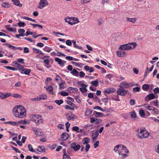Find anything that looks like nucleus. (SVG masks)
<instances>
[{
	"label": "nucleus",
	"mask_w": 159,
	"mask_h": 159,
	"mask_svg": "<svg viewBox=\"0 0 159 159\" xmlns=\"http://www.w3.org/2000/svg\"><path fill=\"white\" fill-rule=\"evenodd\" d=\"M71 42L73 44V46L74 48H78L79 49H81L82 48L81 46H78L76 44V42L74 40H71Z\"/></svg>",
	"instance_id": "obj_36"
},
{
	"label": "nucleus",
	"mask_w": 159,
	"mask_h": 159,
	"mask_svg": "<svg viewBox=\"0 0 159 159\" xmlns=\"http://www.w3.org/2000/svg\"><path fill=\"white\" fill-rule=\"evenodd\" d=\"M71 73L74 75L75 76H78V75L79 73V72L76 69H74L71 72Z\"/></svg>",
	"instance_id": "obj_32"
},
{
	"label": "nucleus",
	"mask_w": 159,
	"mask_h": 159,
	"mask_svg": "<svg viewBox=\"0 0 159 159\" xmlns=\"http://www.w3.org/2000/svg\"><path fill=\"white\" fill-rule=\"evenodd\" d=\"M9 25H5V27L6 28L7 30H9V31H11V32H16V29L15 28L14 30L13 29V28H12L9 27H8V26Z\"/></svg>",
	"instance_id": "obj_28"
},
{
	"label": "nucleus",
	"mask_w": 159,
	"mask_h": 159,
	"mask_svg": "<svg viewBox=\"0 0 159 159\" xmlns=\"http://www.w3.org/2000/svg\"><path fill=\"white\" fill-rule=\"evenodd\" d=\"M116 53L117 55L119 57H122L123 56H125L126 54L125 52L122 51H117Z\"/></svg>",
	"instance_id": "obj_21"
},
{
	"label": "nucleus",
	"mask_w": 159,
	"mask_h": 159,
	"mask_svg": "<svg viewBox=\"0 0 159 159\" xmlns=\"http://www.w3.org/2000/svg\"><path fill=\"white\" fill-rule=\"evenodd\" d=\"M140 88L139 87H136L133 88V91L134 93L139 92L140 91Z\"/></svg>",
	"instance_id": "obj_41"
},
{
	"label": "nucleus",
	"mask_w": 159,
	"mask_h": 159,
	"mask_svg": "<svg viewBox=\"0 0 159 159\" xmlns=\"http://www.w3.org/2000/svg\"><path fill=\"white\" fill-rule=\"evenodd\" d=\"M4 45H5L7 46L8 48H11L12 50H15L16 49H19L20 50H22V48L20 47H16L15 46L9 44L7 43H5L3 44Z\"/></svg>",
	"instance_id": "obj_13"
},
{
	"label": "nucleus",
	"mask_w": 159,
	"mask_h": 159,
	"mask_svg": "<svg viewBox=\"0 0 159 159\" xmlns=\"http://www.w3.org/2000/svg\"><path fill=\"white\" fill-rule=\"evenodd\" d=\"M48 5V3L47 0H40L38 8L39 9H42L43 7Z\"/></svg>",
	"instance_id": "obj_7"
},
{
	"label": "nucleus",
	"mask_w": 159,
	"mask_h": 159,
	"mask_svg": "<svg viewBox=\"0 0 159 159\" xmlns=\"http://www.w3.org/2000/svg\"><path fill=\"white\" fill-rule=\"evenodd\" d=\"M72 42L70 40H67L66 41V43L67 45L70 46L72 45Z\"/></svg>",
	"instance_id": "obj_55"
},
{
	"label": "nucleus",
	"mask_w": 159,
	"mask_h": 159,
	"mask_svg": "<svg viewBox=\"0 0 159 159\" xmlns=\"http://www.w3.org/2000/svg\"><path fill=\"white\" fill-rule=\"evenodd\" d=\"M38 100L40 101L42 100L46 99L47 98V95L44 94H41L38 96Z\"/></svg>",
	"instance_id": "obj_18"
},
{
	"label": "nucleus",
	"mask_w": 159,
	"mask_h": 159,
	"mask_svg": "<svg viewBox=\"0 0 159 159\" xmlns=\"http://www.w3.org/2000/svg\"><path fill=\"white\" fill-rule=\"evenodd\" d=\"M65 108L66 109H68L72 111H74L75 110L74 107H70L68 105H66L65 106Z\"/></svg>",
	"instance_id": "obj_48"
},
{
	"label": "nucleus",
	"mask_w": 159,
	"mask_h": 159,
	"mask_svg": "<svg viewBox=\"0 0 159 159\" xmlns=\"http://www.w3.org/2000/svg\"><path fill=\"white\" fill-rule=\"evenodd\" d=\"M46 90L47 92H49L50 93H52V94L53 93V87L51 86L50 85L48 88L46 89Z\"/></svg>",
	"instance_id": "obj_27"
},
{
	"label": "nucleus",
	"mask_w": 159,
	"mask_h": 159,
	"mask_svg": "<svg viewBox=\"0 0 159 159\" xmlns=\"http://www.w3.org/2000/svg\"><path fill=\"white\" fill-rule=\"evenodd\" d=\"M139 114L141 116L143 117L145 115L144 111L143 110H140L139 111Z\"/></svg>",
	"instance_id": "obj_47"
},
{
	"label": "nucleus",
	"mask_w": 159,
	"mask_h": 159,
	"mask_svg": "<svg viewBox=\"0 0 159 159\" xmlns=\"http://www.w3.org/2000/svg\"><path fill=\"white\" fill-rule=\"evenodd\" d=\"M70 147L71 148L75 151H78L80 148V146L79 144L76 145V143H72L70 145Z\"/></svg>",
	"instance_id": "obj_11"
},
{
	"label": "nucleus",
	"mask_w": 159,
	"mask_h": 159,
	"mask_svg": "<svg viewBox=\"0 0 159 159\" xmlns=\"http://www.w3.org/2000/svg\"><path fill=\"white\" fill-rule=\"evenodd\" d=\"M70 18L68 17V16L66 17L65 18V21L68 23L69 24H70Z\"/></svg>",
	"instance_id": "obj_63"
},
{
	"label": "nucleus",
	"mask_w": 159,
	"mask_h": 159,
	"mask_svg": "<svg viewBox=\"0 0 159 159\" xmlns=\"http://www.w3.org/2000/svg\"><path fill=\"white\" fill-rule=\"evenodd\" d=\"M83 143L84 144H87L90 142V139L88 137L84 138L83 139Z\"/></svg>",
	"instance_id": "obj_25"
},
{
	"label": "nucleus",
	"mask_w": 159,
	"mask_h": 159,
	"mask_svg": "<svg viewBox=\"0 0 159 159\" xmlns=\"http://www.w3.org/2000/svg\"><path fill=\"white\" fill-rule=\"evenodd\" d=\"M34 34L33 32L30 31L28 29V31L25 33V36H27L30 34Z\"/></svg>",
	"instance_id": "obj_57"
},
{
	"label": "nucleus",
	"mask_w": 159,
	"mask_h": 159,
	"mask_svg": "<svg viewBox=\"0 0 159 159\" xmlns=\"http://www.w3.org/2000/svg\"><path fill=\"white\" fill-rule=\"evenodd\" d=\"M91 84L96 87H97L98 86V83L97 80L91 82Z\"/></svg>",
	"instance_id": "obj_42"
},
{
	"label": "nucleus",
	"mask_w": 159,
	"mask_h": 159,
	"mask_svg": "<svg viewBox=\"0 0 159 159\" xmlns=\"http://www.w3.org/2000/svg\"><path fill=\"white\" fill-rule=\"evenodd\" d=\"M33 52L34 53H35L37 54H39L40 55H44V53L39 49H37L35 48H33Z\"/></svg>",
	"instance_id": "obj_20"
},
{
	"label": "nucleus",
	"mask_w": 159,
	"mask_h": 159,
	"mask_svg": "<svg viewBox=\"0 0 159 159\" xmlns=\"http://www.w3.org/2000/svg\"><path fill=\"white\" fill-rule=\"evenodd\" d=\"M13 115L16 117L23 118L26 115V110L22 106H15L13 109Z\"/></svg>",
	"instance_id": "obj_1"
},
{
	"label": "nucleus",
	"mask_w": 159,
	"mask_h": 159,
	"mask_svg": "<svg viewBox=\"0 0 159 159\" xmlns=\"http://www.w3.org/2000/svg\"><path fill=\"white\" fill-rule=\"evenodd\" d=\"M115 152L118 153L120 157L122 158H125L128 156L127 154L126 153L129 152L128 150L125 146L120 144L116 145L114 149Z\"/></svg>",
	"instance_id": "obj_2"
},
{
	"label": "nucleus",
	"mask_w": 159,
	"mask_h": 159,
	"mask_svg": "<svg viewBox=\"0 0 159 159\" xmlns=\"http://www.w3.org/2000/svg\"><path fill=\"white\" fill-rule=\"evenodd\" d=\"M55 60L56 62H58V64L61 66H63L66 62V61L62 60L58 57L55 58Z\"/></svg>",
	"instance_id": "obj_14"
},
{
	"label": "nucleus",
	"mask_w": 159,
	"mask_h": 159,
	"mask_svg": "<svg viewBox=\"0 0 159 159\" xmlns=\"http://www.w3.org/2000/svg\"><path fill=\"white\" fill-rule=\"evenodd\" d=\"M12 96L13 97L15 98H21L22 97L21 95L17 94H13Z\"/></svg>",
	"instance_id": "obj_62"
},
{
	"label": "nucleus",
	"mask_w": 159,
	"mask_h": 159,
	"mask_svg": "<svg viewBox=\"0 0 159 159\" xmlns=\"http://www.w3.org/2000/svg\"><path fill=\"white\" fill-rule=\"evenodd\" d=\"M11 147L16 152H18V153H20V151L19 149H18L17 148H16L15 147H14L12 146H11Z\"/></svg>",
	"instance_id": "obj_54"
},
{
	"label": "nucleus",
	"mask_w": 159,
	"mask_h": 159,
	"mask_svg": "<svg viewBox=\"0 0 159 159\" xmlns=\"http://www.w3.org/2000/svg\"><path fill=\"white\" fill-rule=\"evenodd\" d=\"M136 45L137 44L135 43H129L123 45L119 48L122 50H128L132 48H134Z\"/></svg>",
	"instance_id": "obj_5"
},
{
	"label": "nucleus",
	"mask_w": 159,
	"mask_h": 159,
	"mask_svg": "<svg viewBox=\"0 0 159 159\" xmlns=\"http://www.w3.org/2000/svg\"><path fill=\"white\" fill-rule=\"evenodd\" d=\"M2 96V99H4L9 97L11 95L10 93H7L5 94H1Z\"/></svg>",
	"instance_id": "obj_39"
},
{
	"label": "nucleus",
	"mask_w": 159,
	"mask_h": 159,
	"mask_svg": "<svg viewBox=\"0 0 159 159\" xmlns=\"http://www.w3.org/2000/svg\"><path fill=\"white\" fill-rule=\"evenodd\" d=\"M106 76L108 79L110 80L111 78L113 77L114 75L112 74H109L108 75H106Z\"/></svg>",
	"instance_id": "obj_53"
},
{
	"label": "nucleus",
	"mask_w": 159,
	"mask_h": 159,
	"mask_svg": "<svg viewBox=\"0 0 159 159\" xmlns=\"http://www.w3.org/2000/svg\"><path fill=\"white\" fill-rule=\"evenodd\" d=\"M61 94L63 96H67L69 95L68 93L63 91H62L61 92Z\"/></svg>",
	"instance_id": "obj_64"
},
{
	"label": "nucleus",
	"mask_w": 159,
	"mask_h": 159,
	"mask_svg": "<svg viewBox=\"0 0 159 159\" xmlns=\"http://www.w3.org/2000/svg\"><path fill=\"white\" fill-rule=\"evenodd\" d=\"M2 6L5 8H8L10 7V5L8 2H4L2 4Z\"/></svg>",
	"instance_id": "obj_35"
},
{
	"label": "nucleus",
	"mask_w": 159,
	"mask_h": 159,
	"mask_svg": "<svg viewBox=\"0 0 159 159\" xmlns=\"http://www.w3.org/2000/svg\"><path fill=\"white\" fill-rule=\"evenodd\" d=\"M85 74L83 72L81 71L79 72V76L81 78L83 77L84 76Z\"/></svg>",
	"instance_id": "obj_56"
},
{
	"label": "nucleus",
	"mask_w": 159,
	"mask_h": 159,
	"mask_svg": "<svg viewBox=\"0 0 159 159\" xmlns=\"http://www.w3.org/2000/svg\"><path fill=\"white\" fill-rule=\"evenodd\" d=\"M28 148L30 151L33 152H37L35 150L33 149L32 146L31 144H29L28 145Z\"/></svg>",
	"instance_id": "obj_30"
},
{
	"label": "nucleus",
	"mask_w": 159,
	"mask_h": 159,
	"mask_svg": "<svg viewBox=\"0 0 159 159\" xmlns=\"http://www.w3.org/2000/svg\"><path fill=\"white\" fill-rule=\"evenodd\" d=\"M80 90L81 92L85 93L87 91V89L86 88H80Z\"/></svg>",
	"instance_id": "obj_58"
},
{
	"label": "nucleus",
	"mask_w": 159,
	"mask_h": 159,
	"mask_svg": "<svg viewBox=\"0 0 159 159\" xmlns=\"http://www.w3.org/2000/svg\"><path fill=\"white\" fill-rule=\"evenodd\" d=\"M12 1L14 2V4L16 6H18L20 7H22V4L20 3L19 0H12Z\"/></svg>",
	"instance_id": "obj_23"
},
{
	"label": "nucleus",
	"mask_w": 159,
	"mask_h": 159,
	"mask_svg": "<svg viewBox=\"0 0 159 159\" xmlns=\"http://www.w3.org/2000/svg\"><path fill=\"white\" fill-rule=\"evenodd\" d=\"M99 133L98 130H96L94 133H93L92 135V138L93 142H95L97 137L99 135Z\"/></svg>",
	"instance_id": "obj_16"
},
{
	"label": "nucleus",
	"mask_w": 159,
	"mask_h": 159,
	"mask_svg": "<svg viewBox=\"0 0 159 159\" xmlns=\"http://www.w3.org/2000/svg\"><path fill=\"white\" fill-rule=\"evenodd\" d=\"M25 23L23 22H20L17 23V25L19 27H24Z\"/></svg>",
	"instance_id": "obj_46"
},
{
	"label": "nucleus",
	"mask_w": 159,
	"mask_h": 159,
	"mask_svg": "<svg viewBox=\"0 0 159 159\" xmlns=\"http://www.w3.org/2000/svg\"><path fill=\"white\" fill-rule=\"evenodd\" d=\"M63 159H71L70 157L66 154V149L63 150Z\"/></svg>",
	"instance_id": "obj_22"
},
{
	"label": "nucleus",
	"mask_w": 159,
	"mask_h": 159,
	"mask_svg": "<svg viewBox=\"0 0 159 159\" xmlns=\"http://www.w3.org/2000/svg\"><path fill=\"white\" fill-rule=\"evenodd\" d=\"M55 102L58 105H60L63 102V101L62 100H57L55 101Z\"/></svg>",
	"instance_id": "obj_43"
},
{
	"label": "nucleus",
	"mask_w": 159,
	"mask_h": 159,
	"mask_svg": "<svg viewBox=\"0 0 159 159\" xmlns=\"http://www.w3.org/2000/svg\"><path fill=\"white\" fill-rule=\"evenodd\" d=\"M149 85L148 84H144L142 87V89L143 90H146L149 89Z\"/></svg>",
	"instance_id": "obj_37"
},
{
	"label": "nucleus",
	"mask_w": 159,
	"mask_h": 159,
	"mask_svg": "<svg viewBox=\"0 0 159 159\" xmlns=\"http://www.w3.org/2000/svg\"><path fill=\"white\" fill-rule=\"evenodd\" d=\"M130 84L129 83L125 81H123L120 84L119 87L120 88L125 89L129 87Z\"/></svg>",
	"instance_id": "obj_9"
},
{
	"label": "nucleus",
	"mask_w": 159,
	"mask_h": 159,
	"mask_svg": "<svg viewBox=\"0 0 159 159\" xmlns=\"http://www.w3.org/2000/svg\"><path fill=\"white\" fill-rule=\"evenodd\" d=\"M94 114H95V116L96 117L102 116L103 113L101 112H98L95 111H94Z\"/></svg>",
	"instance_id": "obj_29"
},
{
	"label": "nucleus",
	"mask_w": 159,
	"mask_h": 159,
	"mask_svg": "<svg viewBox=\"0 0 159 159\" xmlns=\"http://www.w3.org/2000/svg\"><path fill=\"white\" fill-rule=\"evenodd\" d=\"M116 91V89L113 88H107L104 91V92L107 93H114Z\"/></svg>",
	"instance_id": "obj_17"
},
{
	"label": "nucleus",
	"mask_w": 159,
	"mask_h": 159,
	"mask_svg": "<svg viewBox=\"0 0 159 159\" xmlns=\"http://www.w3.org/2000/svg\"><path fill=\"white\" fill-rule=\"evenodd\" d=\"M79 128L77 126H75L73 127L72 128V130L73 131L76 132L77 133H79Z\"/></svg>",
	"instance_id": "obj_45"
},
{
	"label": "nucleus",
	"mask_w": 159,
	"mask_h": 159,
	"mask_svg": "<svg viewBox=\"0 0 159 159\" xmlns=\"http://www.w3.org/2000/svg\"><path fill=\"white\" fill-rule=\"evenodd\" d=\"M35 134L38 136H40L42 135V131L40 129H38Z\"/></svg>",
	"instance_id": "obj_49"
},
{
	"label": "nucleus",
	"mask_w": 159,
	"mask_h": 159,
	"mask_svg": "<svg viewBox=\"0 0 159 159\" xmlns=\"http://www.w3.org/2000/svg\"><path fill=\"white\" fill-rule=\"evenodd\" d=\"M61 137L59 139V141H65L69 138V135L66 133H63L61 135Z\"/></svg>",
	"instance_id": "obj_10"
},
{
	"label": "nucleus",
	"mask_w": 159,
	"mask_h": 159,
	"mask_svg": "<svg viewBox=\"0 0 159 159\" xmlns=\"http://www.w3.org/2000/svg\"><path fill=\"white\" fill-rule=\"evenodd\" d=\"M5 123L7 124H9L17 126L18 125V123L14 121H7Z\"/></svg>",
	"instance_id": "obj_31"
},
{
	"label": "nucleus",
	"mask_w": 159,
	"mask_h": 159,
	"mask_svg": "<svg viewBox=\"0 0 159 159\" xmlns=\"http://www.w3.org/2000/svg\"><path fill=\"white\" fill-rule=\"evenodd\" d=\"M59 87L60 89H64L66 87L65 82L60 84Z\"/></svg>",
	"instance_id": "obj_33"
},
{
	"label": "nucleus",
	"mask_w": 159,
	"mask_h": 159,
	"mask_svg": "<svg viewBox=\"0 0 159 159\" xmlns=\"http://www.w3.org/2000/svg\"><path fill=\"white\" fill-rule=\"evenodd\" d=\"M155 98V96L153 93H151L147 95L145 98V101H149L154 99Z\"/></svg>",
	"instance_id": "obj_12"
},
{
	"label": "nucleus",
	"mask_w": 159,
	"mask_h": 159,
	"mask_svg": "<svg viewBox=\"0 0 159 159\" xmlns=\"http://www.w3.org/2000/svg\"><path fill=\"white\" fill-rule=\"evenodd\" d=\"M130 116L133 118H134L136 117V114L135 111H133L130 112Z\"/></svg>",
	"instance_id": "obj_44"
},
{
	"label": "nucleus",
	"mask_w": 159,
	"mask_h": 159,
	"mask_svg": "<svg viewBox=\"0 0 159 159\" xmlns=\"http://www.w3.org/2000/svg\"><path fill=\"white\" fill-rule=\"evenodd\" d=\"M37 150L39 152H45V149L44 146H39L37 149Z\"/></svg>",
	"instance_id": "obj_26"
},
{
	"label": "nucleus",
	"mask_w": 159,
	"mask_h": 159,
	"mask_svg": "<svg viewBox=\"0 0 159 159\" xmlns=\"http://www.w3.org/2000/svg\"><path fill=\"white\" fill-rule=\"evenodd\" d=\"M72 63L73 65H75V66L81 67L84 65V64L81 63H77L74 61H72Z\"/></svg>",
	"instance_id": "obj_34"
},
{
	"label": "nucleus",
	"mask_w": 159,
	"mask_h": 159,
	"mask_svg": "<svg viewBox=\"0 0 159 159\" xmlns=\"http://www.w3.org/2000/svg\"><path fill=\"white\" fill-rule=\"evenodd\" d=\"M30 120L34 122L37 125H39L43 122V120L41 115H33L30 116Z\"/></svg>",
	"instance_id": "obj_3"
},
{
	"label": "nucleus",
	"mask_w": 159,
	"mask_h": 159,
	"mask_svg": "<svg viewBox=\"0 0 159 159\" xmlns=\"http://www.w3.org/2000/svg\"><path fill=\"white\" fill-rule=\"evenodd\" d=\"M99 141H97L96 142L94 143L93 145L94 147L95 148H96L98 147L99 145Z\"/></svg>",
	"instance_id": "obj_60"
},
{
	"label": "nucleus",
	"mask_w": 159,
	"mask_h": 159,
	"mask_svg": "<svg viewBox=\"0 0 159 159\" xmlns=\"http://www.w3.org/2000/svg\"><path fill=\"white\" fill-rule=\"evenodd\" d=\"M137 136L139 138L143 139L147 138L149 135L148 133L144 128H140V129L137 130Z\"/></svg>",
	"instance_id": "obj_4"
},
{
	"label": "nucleus",
	"mask_w": 159,
	"mask_h": 159,
	"mask_svg": "<svg viewBox=\"0 0 159 159\" xmlns=\"http://www.w3.org/2000/svg\"><path fill=\"white\" fill-rule=\"evenodd\" d=\"M57 56H59V57H60L61 56L65 57V55L63 53L61 52H57Z\"/></svg>",
	"instance_id": "obj_61"
},
{
	"label": "nucleus",
	"mask_w": 159,
	"mask_h": 159,
	"mask_svg": "<svg viewBox=\"0 0 159 159\" xmlns=\"http://www.w3.org/2000/svg\"><path fill=\"white\" fill-rule=\"evenodd\" d=\"M16 66L18 68V70H19L21 71V73L22 74L23 73V71L24 70V68L23 66L21 65L20 64L18 63L16 64Z\"/></svg>",
	"instance_id": "obj_19"
},
{
	"label": "nucleus",
	"mask_w": 159,
	"mask_h": 159,
	"mask_svg": "<svg viewBox=\"0 0 159 159\" xmlns=\"http://www.w3.org/2000/svg\"><path fill=\"white\" fill-rule=\"evenodd\" d=\"M24 53H28L29 52V50L28 48L27 47H25L24 48Z\"/></svg>",
	"instance_id": "obj_59"
},
{
	"label": "nucleus",
	"mask_w": 159,
	"mask_h": 159,
	"mask_svg": "<svg viewBox=\"0 0 159 159\" xmlns=\"http://www.w3.org/2000/svg\"><path fill=\"white\" fill-rule=\"evenodd\" d=\"M135 101L133 99H130L129 101V103L130 105L133 106L135 104Z\"/></svg>",
	"instance_id": "obj_51"
},
{
	"label": "nucleus",
	"mask_w": 159,
	"mask_h": 159,
	"mask_svg": "<svg viewBox=\"0 0 159 159\" xmlns=\"http://www.w3.org/2000/svg\"><path fill=\"white\" fill-rule=\"evenodd\" d=\"M23 73L27 75L29 74L31 72V70L30 69H26L24 68Z\"/></svg>",
	"instance_id": "obj_40"
},
{
	"label": "nucleus",
	"mask_w": 159,
	"mask_h": 159,
	"mask_svg": "<svg viewBox=\"0 0 159 159\" xmlns=\"http://www.w3.org/2000/svg\"><path fill=\"white\" fill-rule=\"evenodd\" d=\"M128 93H129L128 90L121 88L118 89L116 91V93L118 95L123 96H125Z\"/></svg>",
	"instance_id": "obj_6"
},
{
	"label": "nucleus",
	"mask_w": 159,
	"mask_h": 159,
	"mask_svg": "<svg viewBox=\"0 0 159 159\" xmlns=\"http://www.w3.org/2000/svg\"><path fill=\"white\" fill-rule=\"evenodd\" d=\"M44 51L48 52H49L51 50H52V49L47 46H45L43 49Z\"/></svg>",
	"instance_id": "obj_38"
},
{
	"label": "nucleus",
	"mask_w": 159,
	"mask_h": 159,
	"mask_svg": "<svg viewBox=\"0 0 159 159\" xmlns=\"http://www.w3.org/2000/svg\"><path fill=\"white\" fill-rule=\"evenodd\" d=\"M66 119L68 120H74L77 118V117L73 114L67 113L66 115Z\"/></svg>",
	"instance_id": "obj_8"
},
{
	"label": "nucleus",
	"mask_w": 159,
	"mask_h": 159,
	"mask_svg": "<svg viewBox=\"0 0 159 159\" xmlns=\"http://www.w3.org/2000/svg\"><path fill=\"white\" fill-rule=\"evenodd\" d=\"M43 62L46 65L45 66L47 68H49L51 66L49 64V61L48 59H45L43 60Z\"/></svg>",
	"instance_id": "obj_24"
},
{
	"label": "nucleus",
	"mask_w": 159,
	"mask_h": 159,
	"mask_svg": "<svg viewBox=\"0 0 159 159\" xmlns=\"http://www.w3.org/2000/svg\"><path fill=\"white\" fill-rule=\"evenodd\" d=\"M127 21H130V22H133V23H134L135 21V20L134 18H131L127 17Z\"/></svg>",
	"instance_id": "obj_50"
},
{
	"label": "nucleus",
	"mask_w": 159,
	"mask_h": 159,
	"mask_svg": "<svg viewBox=\"0 0 159 159\" xmlns=\"http://www.w3.org/2000/svg\"><path fill=\"white\" fill-rule=\"evenodd\" d=\"M153 111L154 112H153L152 113L153 114H158V110L157 108L154 107L153 108Z\"/></svg>",
	"instance_id": "obj_52"
},
{
	"label": "nucleus",
	"mask_w": 159,
	"mask_h": 159,
	"mask_svg": "<svg viewBox=\"0 0 159 159\" xmlns=\"http://www.w3.org/2000/svg\"><path fill=\"white\" fill-rule=\"evenodd\" d=\"M78 89L76 88H74L72 87H69L67 89V91L70 93H74L75 92H77Z\"/></svg>",
	"instance_id": "obj_15"
}]
</instances>
